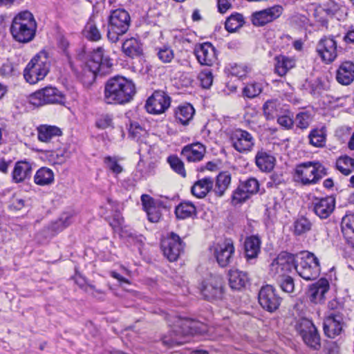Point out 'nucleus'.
I'll return each instance as SVG.
<instances>
[{
    "mask_svg": "<svg viewBox=\"0 0 354 354\" xmlns=\"http://www.w3.org/2000/svg\"><path fill=\"white\" fill-rule=\"evenodd\" d=\"M134 83L122 76L109 78L105 84L104 100L109 104H124L131 102L136 94Z\"/></svg>",
    "mask_w": 354,
    "mask_h": 354,
    "instance_id": "nucleus-1",
    "label": "nucleus"
},
{
    "mask_svg": "<svg viewBox=\"0 0 354 354\" xmlns=\"http://www.w3.org/2000/svg\"><path fill=\"white\" fill-rule=\"evenodd\" d=\"M205 330L206 326L200 322L189 318H179L173 326L170 337H163L162 343L169 347L183 344L186 342L184 339L186 336L203 333Z\"/></svg>",
    "mask_w": 354,
    "mask_h": 354,
    "instance_id": "nucleus-2",
    "label": "nucleus"
},
{
    "mask_svg": "<svg viewBox=\"0 0 354 354\" xmlns=\"http://www.w3.org/2000/svg\"><path fill=\"white\" fill-rule=\"evenodd\" d=\"M10 30L15 41L24 44L31 41L37 30L33 15L28 10L18 13L12 19Z\"/></svg>",
    "mask_w": 354,
    "mask_h": 354,
    "instance_id": "nucleus-3",
    "label": "nucleus"
},
{
    "mask_svg": "<svg viewBox=\"0 0 354 354\" xmlns=\"http://www.w3.org/2000/svg\"><path fill=\"white\" fill-rule=\"evenodd\" d=\"M113 64L109 56L104 55L102 47H98L91 53L90 59L83 68L82 81L91 84L97 74L104 75L110 72Z\"/></svg>",
    "mask_w": 354,
    "mask_h": 354,
    "instance_id": "nucleus-4",
    "label": "nucleus"
},
{
    "mask_svg": "<svg viewBox=\"0 0 354 354\" xmlns=\"http://www.w3.org/2000/svg\"><path fill=\"white\" fill-rule=\"evenodd\" d=\"M131 17L129 12L122 8L111 10L108 18L107 38L112 43L118 41L120 37L129 30Z\"/></svg>",
    "mask_w": 354,
    "mask_h": 354,
    "instance_id": "nucleus-5",
    "label": "nucleus"
},
{
    "mask_svg": "<svg viewBox=\"0 0 354 354\" xmlns=\"http://www.w3.org/2000/svg\"><path fill=\"white\" fill-rule=\"evenodd\" d=\"M49 62L47 53L40 52L28 64L24 71V77L27 82L33 84L43 80L49 71Z\"/></svg>",
    "mask_w": 354,
    "mask_h": 354,
    "instance_id": "nucleus-6",
    "label": "nucleus"
},
{
    "mask_svg": "<svg viewBox=\"0 0 354 354\" xmlns=\"http://www.w3.org/2000/svg\"><path fill=\"white\" fill-rule=\"evenodd\" d=\"M29 102L35 106L46 104L64 105L66 102V95L55 86H46L29 95Z\"/></svg>",
    "mask_w": 354,
    "mask_h": 354,
    "instance_id": "nucleus-7",
    "label": "nucleus"
},
{
    "mask_svg": "<svg viewBox=\"0 0 354 354\" xmlns=\"http://www.w3.org/2000/svg\"><path fill=\"white\" fill-rule=\"evenodd\" d=\"M295 270L305 280H314L320 274L321 268L319 260L313 253H303L300 261H297Z\"/></svg>",
    "mask_w": 354,
    "mask_h": 354,
    "instance_id": "nucleus-8",
    "label": "nucleus"
},
{
    "mask_svg": "<svg viewBox=\"0 0 354 354\" xmlns=\"http://www.w3.org/2000/svg\"><path fill=\"white\" fill-rule=\"evenodd\" d=\"M296 329L309 348L315 351H319L321 348L319 334L310 320L306 318L299 319L297 323Z\"/></svg>",
    "mask_w": 354,
    "mask_h": 354,
    "instance_id": "nucleus-9",
    "label": "nucleus"
},
{
    "mask_svg": "<svg viewBox=\"0 0 354 354\" xmlns=\"http://www.w3.org/2000/svg\"><path fill=\"white\" fill-rule=\"evenodd\" d=\"M185 243L180 237L174 232H171L161 243L164 256L169 261H175L183 252Z\"/></svg>",
    "mask_w": 354,
    "mask_h": 354,
    "instance_id": "nucleus-10",
    "label": "nucleus"
},
{
    "mask_svg": "<svg viewBox=\"0 0 354 354\" xmlns=\"http://www.w3.org/2000/svg\"><path fill=\"white\" fill-rule=\"evenodd\" d=\"M296 257L287 252H281L270 265L272 277L276 274H288L297 266Z\"/></svg>",
    "mask_w": 354,
    "mask_h": 354,
    "instance_id": "nucleus-11",
    "label": "nucleus"
},
{
    "mask_svg": "<svg viewBox=\"0 0 354 354\" xmlns=\"http://www.w3.org/2000/svg\"><path fill=\"white\" fill-rule=\"evenodd\" d=\"M230 140L232 147L239 153L251 151L255 144L254 136L241 129L233 131L230 134Z\"/></svg>",
    "mask_w": 354,
    "mask_h": 354,
    "instance_id": "nucleus-12",
    "label": "nucleus"
},
{
    "mask_svg": "<svg viewBox=\"0 0 354 354\" xmlns=\"http://www.w3.org/2000/svg\"><path fill=\"white\" fill-rule=\"evenodd\" d=\"M258 299L261 306L270 313L276 311L282 300L274 287L270 285H266L261 288Z\"/></svg>",
    "mask_w": 354,
    "mask_h": 354,
    "instance_id": "nucleus-13",
    "label": "nucleus"
},
{
    "mask_svg": "<svg viewBox=\"0 0 354 354\" xmlns=\"http://www.w3.org/2000/svg\"><path fill=\"white\" fill-rule=\"evenodd\" d=\"M171 97L162 91H156L147 99L145 104L147 111L151 114L164 113L170 106Z\"/></svg>",
    "mask_w": 354,
    "mask_h": 354,
    "instance_id": "nucleus-14",
    "label": "nucleus"
},
{
    "mask_svg": "<svg viewBox=\"0 0 354 354\" xmlns=\"http://www.w3.org/2000/svg\"><path fill=\"white\" fill-rule=\"evenodd\" d=\"M204 299L208 301L221 299L223 295V281L219 276H211L202 285L201 290Z\"/></svg>",
    "mask_w": 354,
    "mask_h": 354,
    "instance_id": "nucleus-15",
    "label": "nucleus"
},
{
    "mask_svg": "<svg viewBox=\"0 0 354 354\" xmlns=\"http://www.w3.org/2000/svg\"><path fill=\"white\" fill-rule=\"evenodd\" d=\"M316 50L323 62H333L337 57V44L333 36H324L318 41Z\"/></svg>",
    "mask_w": 354,
    "mask_h": 354,
    "instance_id": "nucleus-16",
    "label": "nucleus"
},
{
    "mask_svg": "<svg viewBox=\"0 0 354 354\" xmlns=\"http://www.w3.org/2000/svg\"><path fill=\"white\" fill-rule=\"evenodd\" d=\"M282 12V6L279 5L274 6L253 12L250 17V20L254 26L261 27L279 18Z\"/></svg>",
    "mask_w": 354,
    "mask_h": 354,
    "instance_id": "nucleus-17",
    "label": "nucleus"
},
{
    "mask_svg": "<svg viewBox=\"0 0 354 354\" xmlns=\"http://www.w3.org/2000/svg\"><path fill=\"white\" fill-rule=\"evenodd\" d=\"M194 53L201 65L212 66L217 63V51L210 42L196 45Z\"/></svg>",
    "mask_w": 354,
    "mask_h": 354,
    "instance_id": "nucleus-18",
    "label": "nucleus"
},
{
    "mask_svg": "<svg viewBox=\"0 0 354 354\" xmlns=\"http://www.w3.org/2000/svg\"><path fill=\"white\" fill-rule=\"evenodd\" d=\"M235 248L231 239H226L223 243L218 244L214 250V257L219 266L225 268L230 266L233 260Z\"/></svg>",
    "mask_w": 354,
    "mask_h": 354,
    "instance_id": "nucleus-19",
    "label": "nucleus"
},
{
    "mask_svg": "<svg viewBox=\"0 0 354 354\" xmlns=\"http://www.w3.org/2000/svg\"><path fill=\"white\" fill-rule=\"evenodd\" d=\"M104 21L95 15H92L88 19L83 30L84 37L91 41H98L102 39V28H104Z\"/></svg>",
    "mask_w": 354,
    "mask_h": 354,
    "instance_id": "nucleus-20",
    "label": "nucleus"
},
{
    "mask_svg": "<svg viewBox=\"0 0 354 354\" xmlns=\"http://www.w3.org/2000/svg\"><path fill=\"white\" fill-rule=\"evenodd\" d=\"M344 315L342 312L330 313L324 322V331L330 338H335L342 330Z\"/></svg>",
    "mask_w": 354,
    "mask_h": 354,
    "instance_id": "nucleus-21",
    "label": "nucleus"
},
{
    "mask_svg": "<svg viewBox=\"0 0 354 354\" xmlns=\"http://www.w3.org/2000/svg\"><path fill=\"white\" fill-rule=\"evenodd\" d=\"M313 205L315 214L320 218L325 219L333 212L335 207V198L333 196L317 198Z\"/></svg>",
    "mask_w": 354,
    "mask_h": 354,
    "instance_id": "nucleus-22",
    "label": "nucleus"
},
{
    "mask_svg": "<svg viewBox=\"0 0 354 354\" xmlns=\"http://www.w3.org/2000/svg\"><path fill=\"white\" fill-rule=\"evenodd\" d=\"M296 176L303 185L316 184L315 162H306L297 166Z\"/></svg>",
    "mask_w": 354,
    "mask_h": 354,
    "instance_id": "nucleus-23",
    "label": "nucleus"
},
{
    "mask_svg": "<svg viewBox=\"0 0 354 354\" xmlns=\"http://www.w3.org/2000/svg\"><path fill=\"white\" fill-rule=\"evenodd\" d=\"M205 153V146L199 142H196L183 147L181 151V156L187 162H195L202 160Z\"/></svg>",
    "mask_w": 354,
    "mask_h": 354,
    "instance_id": "nucleus-24",
    "label": "nucleus"
},
{
    "mask_svg": "<svg viewBox=\"0 0 354 354\" xmlns=\"http://www.w3.org/2000/svg\"><path fill=\"white\" fill-rule=\"evenodd\" d=\"M329 290V283L325 278L319 279L309 286L308 295L310 301L317 304L325 299V294Z\"/></svg>",
    "mask_w": 354,
    "mask_h": 354,
    "instance_id": "nucleus-25",
    "label": "nucleus"
},
{
    "mask_svg": "<svg viewBox=\"0 0 354 354\" xmlns=\"http://www.w3.org/2000/svg\"><path fill=\"white\" fill-rule=\"evenodd\" d=\"M336 80L342 85H349L354 81V63L345 61L341 63L336 71Z\"/></svg>",
    "mask_w": 354,
    "mask_h": 354,
    "instance_id": "nucleus-26",
    "label": "nucleus"
},
{
    "mask_svg": "<svg viewBox=\"0 0 354 354\" xmlns=\"http://www.w3.org/2000/svg\"><path fill=\"white\" fill-rule=\"evenodd\" d=\"M275 161V158L263 149L259 150L255 156L256 165L263 172L271 171L274 167Z\"/></svg>",
    "mask_w": 354,
    "mask_h": 354,
    "instance_id": "nucleus-27",
    "label": "nucleus"
},
{
    "mask_svg": "<svg viewBox=\"0 0 354 354\" xmlns=\"http://www.w3.org/2000/svg\"><path fill=\"white\" fill-rule=\"evenodd\" d=\"M122 53L128 57L133 59L143 54L142 44L135 37L127 39L122 45Z\"/></svg>",
    "mask_w": 354,
    "mask_h": 354,
    "instance_id": "nucleus-28",
    "label": "nucleus"
},
{
    "mask_svg": "<svg viewBox=\"0 0 354 354\" xmlns=\"http://www.w3.org/2000/svg\"><path fill=\"white\" fill-rule=\"evenodd\" d=\"M32 170V165L29 162L26 160L17 162L12 173L13 181L19 183L30 178Z\"/></svg>",
    "mask_w": 354,
    "mask_h": 354,
    "instance_id": "nucleus-29",
    "label": "nucleus"
},
{
    "mask_svg": "<svg viewBox=\"0 0 354 354\" xmlns=\"http://www.w3.org/2000/svg\"><path fill=\"white\" fill-rule=\"evenodd\" d=\"M341 229L348 245L354 248V214H348L342 219Z\"/></svg>",
    "mask_w": 354,
    "mask_h": 354,
    "instance_id": "nucleus-30",
    "label": "nucleus"
},
{
    "mask_svg": "<svg viewBox=\"0 0 354 354\" xmlns=\"http://www.w3.org/2000/svg\"><path fill=\"white\" fill-rule=\"evenodd\" d=\"M261 239L258 236L253 235L247 237L244 243L245 254L248 261L256 259L261 248Z\"/></svg>",
    "mask_w": 354,
    "mask_h": 354,
    "instance_id": "nucleus-31",
    "label": "nucleus"
},
{
    "mask_svg": "<svg viewBox=\"0 0 354 354\" xmlns=\"http://www.w3.org/2000/svg\"><path fill=\"white\" fill-rule=\"evenodd\" d=\"M214 180L211 177H205L197 180L192 187V194L198 198H204L212 189Z\"/></svg>",
    "mask_w": 354,
    "mask_h": 354,
    "instance_id": "nucleus-32",
    "label": "nucleus"
},
{
    "mask_svg": "<svg viewBox=\"0 0 354 354\" xmlns=\"http://www.w3.org/2000/svg\"><path fill=\"white\" fill-rule=\"evenodd\" d=\"M228 277L229 285L233 290H240L248 282L247 273L238 270H230L228 273Z\"/></svg>",
    "mask_w": 354,
    "mask_h": 354,
    "instance_id": "nucleus-33",
    "label": "nucleus"
},
{
    "mask_svg": "<svg viewBox=\"0 0 354 354\" xmlns=\"http://www.w3.org/2000/svg\"><path fill=\"white\" fill-rule=\"evenodd\" d=\"M195 109L190 104L178 106L175 111V118L178 122L183 125H187L192 120Z\"/></svg>",
    "mask_w": 354,
    "mask_h": 354,
    "instance_id": "nucleus-34",
    "label": "nucleus"
},
{
    "mask_svg": "<svg viewBox=\"0 0 354 354\" xmlns=\"http://www.w3.org/2000/svg\"><path fill=\"white\" fill-rule=\"evenodd\" d=\"M274 60L275 73L281 77L285 75L290 69L295 66V60L285 55L276 56Z\"/></svg>",
    "mask_w": 354,
    "mask_h": 354,
    "instance_id": "nucleus-35",
    "label": "nucleus"
},
{
    "mask_svg": "<svg viewBox=\"0 0 354 354\" xmlns=\"http://www.w3.org/2000/svg\"><path fill=\"white\" fill-rule=\"evenodd\" d=\"M34 182L40 186L51 185L54 182V173L53 170L45 167H41L37 171L34 176Z\"/></svg>",
    "mask_w": 354,
    "mask_h": 354,
    "instance_id": "nucleus-36",
    "label": "nucleus"
},
{
    "mask_svg": "<svg viewBox=\"0 0 354 354\" xmlns=\"http://www.w3.org/2000/svg\"><path fill=\"white\" fill-rule=\"evenodd\" d=\"M61 135V129L55 126L45 124L38 128V139L42 142H49L53 137Z\"/></svg>",
    "mask_w": 354,
    "mask_h": 354,
    "instance_id": "nucleus-37",
    "label": "nucleus"
},
{
    "mask_svg": "<svg viewBox=\"0 0 354 354\" xmlns=\"http://www.w3.org/2000/svg\"><path fill=\"white\" fill-rule=\"evenodd\" d=\"M175 214L178 218L185 219L196 214L195 205L189 201L181 202L176 207Z\"/></svg>",
    "mask_w": 354,
    "mask_h": 354,
    "instance_id": "nucleus-38",
    "label": "nucleus"
},
{
    "mask_svg": "<svg viewBox=\"0 0 354 354\" xmlns=\"http://www.w3.org/2000/svg\"><path fill=\"white\" fill-rule=\"evenodd\" d=\"M336 169L344 176H348L354 171V159L348 156H339L336 160Z\"/></svg>",
    "mask_w": 354,
    "mask_h": 354,
    "instance_id": "nucleus-39",
    "label": "nucleus"
},
{
    "mask_svg": "<svg viewBox=\"0 0 354 354\" xmlns=\"http://www.w3.org/2000/svg\"><path fill=\"white\" fill-rule=\"evenodd\" d=\"M231 182V175L227 172L220 173L216 178L214 192L217 196H222Z\"/></svg>",
    "mask_w": 354,
    "mask_h": 354,
    "instance_id": "nucleus-40",
    "label": "nucleus"
},
{
    "mask_svg": "<svg viewBox=\"0 0 354 354\" xmlns=\"http://www.w3.org/2000/svg\"><path fill=\"white\" fill-rule=\"evenodd\" d=\"M281 289L287 293L292 292L295 290V283L292 277L289 274H276L272 277Z\"/></svg>",
    "mask_w": 354,
    "mask_h": 354,
    "instance_id": "nucleus-41",
    "label": "nucleus"
},
{
    "mask_svg": "<svg viewBox=\"0 0 354 354\" xmlns=\"http://www.w3.org/2000/svg\"><path fill=\"white\" fill-rule=\"evenodd\" d=\"M263 110L267 120H273L280 113V104L277 100H268L263 104Z\"/></svg>",
    "mask_w": 354,
    "mask_h": 354,
    "instance_id": "nucleus-42",
    "label": "nucleus"
},
{
    "mask_svg": "<svg viewBox=\"0 0 354 354\" xmlns=\"http://www.w3.org/2000/svg\"><path fill=\"white\" fill-rule=\"evenodd\" d=\"M326 136L323 129H313L308 135L309 142L314 147H322L326 144Z\"/></svg>",
    "mask_w": 354,
    "mask_h": 354,
    "instance_id": "nucleus-43",
    "label": "nucleus"
},
{
    "mask_svg": "<svg viewBox=\"0 0 354 354\" xmlns=\"http://www.w3.org/2000/svg\"><path fill=\"white\" fill-rule=\"evenodd\" d=\"M311 222L306 217L301 216L294 222V233L299 236L310 230Z\"/></svg>",
    "mask_w": 354,
    "mask_h": 354,
    "instance_id": "nucleus-44",
    "label": "nucleus"
},
{
    "mask_svg": "<svg viewBox=\"0 0 354 354\" xmlns=\"http://www.w3.org/2000/svg\"><path fill=\"white\" fill-rule=\"evenodd\" d=\"M303 86L305 90L315 97H319L324 90V85L319 79L306 80Z\"/></svg>",
    "mask_w": 354,
    "mask_h": 354,
    "instance_id": "nucleus-45",
    "label": "nucleus"
},
{
    "mask_svg": "<svg viewBox=\"0 0 354 354\" xmlns=\"http://www.w3.org/2000/svg\"><path fill=\"white\" fill-rule=\"evenodd\" d=\"M243 21L242 15L239 13L231 15L225 21V28L228 32H233L242 26Z\"/></svg>",
    "mask_w": 354,
    "mask_h": 354,
    "instance_id": "nucleus-46",
    "label": "nucleus"
},
{
    "mask_svg": "<svg viewBox=\"0 0 354 354\" xmlns=\"http://www.w3.org/2000/svg\"><path fill=\"white\" fill-rule=\"evenodd\" d=\"M239 184L250 196L256 194L259 190V183L257 178L253 177L240 181Z\"/></svg>",
    "mask_w": 354,
    "mask_h": 354,
    "instance_id": "nucleus-47",
    "label": "nucleus"
},
{
    "mask_svg": "<svg viewBox=\"0 0 354 354\" xmlns=\"http://www.w3.org/2000/svg\"><path fill=\"white\" fill-rule=\"evenodd\" d=\"M250 198V196L246 193L245 189L241 187L239 184L236 189L233 192L231 203L233 205H236L239 204H242L248 200Z\"/></svg>",
    "mask_w": 354,
    "mask_h": 354,
    "instance_id": "nucleus-48",
    "label": "nucleus"
},
{
    "mask_svg": "<svg viewBox=\"0 0 354 354\" xmlns=\"http://www.w3.org/2000/svg\"><path fill=\"white\" fill-rule=\"evenodd\" d=\"M262 91L261 84L257 82L249 83L243 88V95L248 98H254Z\"/></svg>",
    "mask_w": 354,
    "mask_h": 354,
    "instance_id": "nucleus-49",
    "label": "nucleus"
},
{
    "mask_svg": "<svg viewBox=\"0 0 354 354\" xmlns=\"http://www.w3.org/2000/svg\"><path fill=\"white\" fill-rule=\"evenodd\" d=\"M167 162L171 169L183 177L186 176L183 162L177 156H169Z\"/></svg>",
    "mask_w": 354,
    "mask_h": 354,
    "instance_id": "nucleus-50",
    "label": "nucleus"
},
{
    "mask_svg": "<svg viewBox=\"0 0 354 354\" xmlns=\"http://www.w3.org/2000/svg\"><path fill=\"white\" fill-rule=\"evenodd\" d=\"M157 50V56L162 63H170L174 57V50L168 46H163Z\"/></svg>",
    "mask_w": 354,
    "mask_h": 354,
    "instance_id": "nucleus-51",
    "label": "nucleus"
},
{
    "mask_svg": "<svg viewBox=\"0 0 354 354\" xmlns=\"http://www.w3.org/2000/svg\"><path fill=\"white\" fill-rule=\"evenodd\" d=\"M201 85L204 88H209L213 82V75L211 71L205 69L198 76Z\"/></svg>",
    "mask_w": 354,
    "mask_h": 354,
    "instance_id": "nucleus-52",
    "label": "nucleus"
},
{
    "mask_svg": "<svg viewBox=\"0 0 354 354\" xmlns=\"http://www.w3.org/2000/svg\"><path fill=\"white\" fill-rule=\"evenodd\" d=\"M104 162L113 173L119 174L122 172L123 168L118 164L115 158L106 156L104 158Z\"/></svg>",
    "mask_w": 354,
    "mask_h": 354,
    "instance_id": "nucleus-53",
    "label": "nucleus"
},
{
    "mask_svg": "<svg viewBox=\"0 0 354 354\" xmlns=\"http://www.w3.org/2000/svg\"><path fill=\"white\" fill-rule=\"evenodd\" d=\"M96 126L99 129H106L112 126L113 116L110 114H102L96 120Z\"/></svg>",
    "mask_w": 354,
    "mask_h": 354,
    "instance_id": "nucleus-54",
    "label": "nucleus"
},
{
    "mask_svg": "<svg viewBox=\"0 0 354 354\" xmlns=\"http://www.w3.org/2000/svg\"><path fill=\"white\" fill-rule=\"evenodd\" d=\"M75 283L81 288H84L85 291L86 292H88L89 290H93V292H91V294L96 297V295L95 294V292L97 293V294H104L103 291L100 290H97L95 288V287L93 285H88V286H86V281L84 279V278L82 277L81 276H79V277H75Z\"/></svg>",
    "mask_w": 354,
    "mask_h": 354,
    "instance_id": "nucleus-55",
    "label": "nucleus"
},
{
    "mask_svg": "<svg viewBox=\"0 0 354 354\" xmlns=\"http://www.w3.org/2000/svg\"><path fill=\"white\" fill-rule=\"evenodd\" d=\"M297 126L301 129H306L309 125V115L307 113H299L295 118Z\"/></svg>",
    "mask_w": 354,
    "mask_h": 354,
    "instance_id": "nucleus-56",
    "label": "nucleus"
},
{
    "mask_svg": "<svg viewBox=\"0 0 354 354\" xmlns=\"http://www.w3.org/2000/svg\"><path fill=\"white\" fill-rule=\"evenodd\" d=\"M247 68L245 66L234 64L230 67V73L234 76L242 77L248 73Z\"/></svg>",
    "mask_w": 354,
    "mask_h": 354,
    "instance_id": "nucleus-57",
    "label": "nucleus"
},
{
    "mask_svg": "<svg viewBox=\"0 0 354 354\" xmlns=\"http://www.w3.org/2000/svg\"><path fill=\"white\" fill-rule=\"evenodd\" d=\"M57 45L59 48L63 52L66 57H69L70 53L68 48L70 46L69 41L64 36H60L57 39Z\"/></svg>",
    "mask_w": 354,
    "mask_h": 354,
    "instance_id": "nucleus-58",
    "label": "nucleus"
},
{
    "mask_svg": "<svg viewBox=\"0 0 354 354\" xmlns=\"http://www.w3.org/2000/svg\"><path fill=\"white\" fill-rule=\"evenodd\" d=\"M324 351L326 354H339V346L337 342H328L325 344Z\"/></svg>",
    "mask_w": 354,
    "mask_h": 354,
    "instance_id": "nucleus-59",
    "label": "nucleus"
},
{
    "mask_svg": "<svg viewBox=\"0 0 354 354\" xmlns=\"http://www.w3.org/2000/svg\"><path fill=\"white\" fill-rule=\"evenodd\" d=\"M316 183L327 174L326 169L319 162H315Z\"/></svg>",
    "mask_w": 354,
    "mask_h": 354,
    "instance_id": "nucleus-60",
    "label": "nucleus"
},
{
    "mask_svg": "<svg viewBox=\"0 0 354 354\" xmlns=\"http://www.w3.org/2000/svg\"><path fill=\"white\" fill-rule=\"evenodd\" d=\"M148 219L152 223H156L160 218V214L156 210L155 207H151L149 209H147Z\"/></svg>",
    "mask_w": 354,
    "mask_h": 354,
    "instance_id": "nucleus-61",
    "label": "nucleus"
},
{
    "mask_svg": "<svg viewBox=\"0 0 354 354\" xmlns=\"http://www.w3.org/2000/svg\"><path fill=\"white\" fill-rule=\"evenodd\" d=\"M277 118V122L286 129L290 128L293 124V120L288 115H279Z\"/></svg>",
    "mask_w": 354,
    "mask_h": 354,
    "instance_id": "nucleus-62",
    "label": "nucleus"
},
{
    "mask_svg": "<svg viewBox=\"0 0 354 354\" xmlns=\"http://www.w3.org/2000/svg\"><path fill=\"white\" fill-rule=\"evenodd\" d=\"M283 181L282 175L278 174H272L270 176V181L268 183V187H273L280 185Z\"/></svg>",
    "mask_w": 354,
    "mask_h": 354,
    "instance_id": "nucleus-63",
    "label": "nucleus"
},
{
    "mask_svg": "<svg viewBox=\"0 0 354 354\" xmlns=\"http://www.w3.org/2000/svg\"><path fill=\"white\" fill-rule=\"evenodd\" d=\"M141 201L145 210L149 209L151 207H154L153 199L147 194H142L141 196Z\"/></svg>",
    "mask_w": 354,
    "mask_h": 354,
    "instance_id": "nucleus-64",
    "label": "nucleus"
}]
</instances>
